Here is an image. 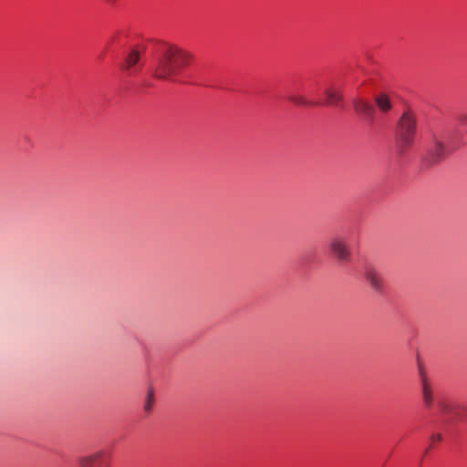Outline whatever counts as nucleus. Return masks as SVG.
<instances>
[{"mask_svg": "<svg viewBox=\"0 0 467 467\" xmlns=\"http://www.w3.org/2000/svg\"><path fill=\"white\" fill-rule=\"evenodd\" d=\"M192 55L177 46L163 44L159 48L153 77L161 80H171V78L183 67L190 64Z\"/></svg>", "mask_w": 467, "mask_h": 467, "instance_id": "f257e3e1", "label": "nucleus"}, {"mask_svg": "<svg viewBox=\"0 0 467 467\" xmlns=\"http://www.w3.org/2000/svg\"><path fill=\"white\" fill-rule=\"evenodd\" d=\"M417 134V117L411 110H405L400 117L395 128L396 147L400 153H405L412 148Z\"/></svg>", "mask_w": 467, "mask_h": 467, "instance_id": "f03ea898", "label": "nucleus"}, {"mask_svg": "<svg viewBox=\"0 0 467 467\" xmlns=\"http://www.w3.org/2000/svg\"><path fill=\"white\" fill-rule=\"evenodd\" d=\"M452 150L453 149L447 145L441 136L437 134L432 135L428 149V156L431 162L436 163L443 161Z\"/></svg>", "mask_w": 467, "mask_h": 467, "instance_id": "7ed1b4c3", "label": "nucleus"}, {"mask_svg": "<svg viewBox=\"0 0 467 467\" xmlns=\"http://www.w3.org/2000/svg\"><path fill=\"white\" fill-rule=\"evenodd\" d=\"M329 249L332 255L339 262H348L351 258V251L347 241L340 236L334 237L330 241Z\"/></svg>", "mask_w": 467, "mask_h": 467, "instance_id": "20e7f679", "label": "nucleus"}, {"mask_svg": "<svg viewBox=\"0 0 467 467\" xmlns=\"http://www.w3.org/2000/svg\"><path fill=\"white\" fill-rule=\"evenodd\" d=\"M362 275L370 287L377 293L383 292V281L379 270L371 264H366Z\"/></svg>", "mask_w": 467, "mask_h": 467, "instance_id": "39448f33", "label": "nucleus"}, {"mask_svg": "<svg viewBox=\"0 0 467 467\" xmlns=\"http://www.w3.org/2000/svg\"><path fill=\"white\" fill-rule=\"evenodd\" d=\"M140 56L141 52L138 49H131L124 58L121 69L129 76L136 75L140 68Z\"/></svg>", "mask_w": 467, "mask_h": 467, "instance_id": "423d86ee", "label": "nucleus"}, {"mask_svg": "<svg viewBox=\"0 0 467 467\" xmlns=\"http://www.w3.org/2000/svg\"><path fill=\"white\" fill-rule=\"evenodd\" d=\"M352 105L358 114L367 118L369 120L373 119L375 115V108L368 100L361 98H356L352 100Z\"/></svg>", "mask_w": 467, "mask_h": 467, "instance_id": "0eeeda50", "label": "nucleus"}, {"mask_svg": "<svg viewBox=\"0 0 467 467\" xmlns=\"http://www.w3.org/2000/svg\"><path fill=\"white\" fill-rule=\"evenodd\" d=\"M419 372H420V384H421L423 402L427 408H431L433 403V400H434L433 389H432V387H431L425 372L423 371V369L420 367Z\"/></svg>", "mask_w": 467, "mask_h": 467, "instance_id": "6e6552de", "label": "nucleus"}, {"mask_svg": "<svg viewBox=\"0 0 467 467\" xmlns=\"http://www.w3.org/2000/svg\"><path fill=\"white\" fill-rule=\"evenodd\" d=\"M324 94L327 99L323 104L338 106L343 100V95L341 91L334 87L327 88L324 91Z\"/></svg>", "mask_w": 467, "mask_h": 467, "instance_id": "1a4fd4ad", "label": "nucleus"}, {"mask_svg": "<svg viewBox=\"0 0 467 467\" xmlns=\"http://www.w3.org/2000/svg\"><path fill=\"white\" fill-rule=\"evenodd\" d=\"M104 455L103 451H98L91 454L84 455L78 458V464L80 467H95L97 462Z\"/></svg>", "mask_w": 467, "mask_h": 467, "instance_id": "9d476101", "label": "nucleus"}, {"mask_svg": "<svg viewBox=\"0 0 467 467\" xmlns=\"http://www.w3.org/2000/svg\"><path fill=\"white\" fill-rule=\"evenodd\" d=\"M374 101L379 111H381L382 113H388L392 109V103L390 101V99L385 93L378 94L375 97Z\"/></svg>", "mask_w": 467, "mask_h": 467, "instance_id": "9b49d317", "label": "nucleus"}, {"mask_svg": "<svg viewBox=\"0 0 467 467\" xmlns=\"http://www.w3.org/2000/svg\"><path fill=\"white\" fill-rule=\"evenodd\" d=\"M287 99L297 105V106H309V107H316L322 105V102L320 101H311L306 99L305 97L297 94H291L287 97Z\"/></svg>", "mask_w": 467, "mask_h": 467, "instance_id": "f8f14e48", "label": "nucleus"}, {"mask_svg": "<svg viewBox=\"0 0 467 467\" xmlns=\"http://www.w3.org/2000/svg\"><path fill=\"white\" fill-rule=\"evenodd\" d=\"M154 404V393L153 389L150 388L147 392V397L143 404V410L145 413L149 414L152 410Z\"/></svg>", "mask_w": 467, "mask_h": 467, "instance_id": "ddd939ff", "label": "nucleus"}, {"mask_svg": "<svg viewBox=\"0 0 467 467\" xmlns=\"http://www.w3.org/2000/svg\"><path fill=\"white\" fill-rule=\"evenodd\" d=\"M455 417H457L460 420L467 421V407L461 406L457 408L455 411Z\"/></svg>", "mask_w": 467, "mask_h": 467, "instance_id": "4468645a", "label": "nucleus"}, {"mask_svg": "<svg viewBox=\"0 0 467 467\" xmlns=\"http://www.w3.org/2000/svg\"><path fill=\"white\" fill-rule=\"evenodd\" d=\"M459 121L462 126H467V113L459 117Z\"/></svg>", "mask_w": 467, "mask_h": 467, "instance_id": "2eb2a0df", "label": "nucleus"}, {"mask_svg": "<svg viewBox=\"0 0 467 467\" xmlns=\"http://www.w3.org/2000/svg\"><path fill=\"white\" fill-rule=\"evenodd\" d=\"M431 439L432 441H440L441 440V435L439 433L432 434Z\"/></svg>", "mask_w": 467, "mask_h": 467, "instance_id": "dca6fc26", "label": "nucleus"}]
</instances>
